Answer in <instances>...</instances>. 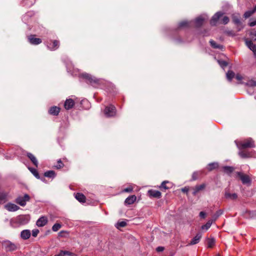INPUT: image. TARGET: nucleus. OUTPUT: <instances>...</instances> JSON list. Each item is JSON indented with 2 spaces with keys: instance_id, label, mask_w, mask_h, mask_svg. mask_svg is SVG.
<instances>
[{
  "instance_id": "obj_31",
  "label": "nucleus",
  "mask_w": 256,
  "mask_h": 256,
  "mask_svg": "<svg viewBox=\"0 0 256 256\" xmlns=\"http://www.w3.org/2000/svg\"><path fill=\"white\" fill-rule=\"evenodd\" d=\"M256 12V10H254V8L252 10H250L246 12L244 14V16L246 18H248L250 17L254 13Z\"/></svg>"
},
{
  "instance_id": "obj_36",
  "label": "nucleus",
  "mask_w": 256,
  "mask_h": 256,
  "mask_svg": "<svg viewBox=\"0 0 256 256\" xmlns=\"http://www.w3.org/2000/svg\"><path fill=\"white\" fill-rule=\"evenodd\" d=\"M190 24V22H188V21H183L180 22L178 24L179 28H184L186 26H188Z\"/></svg>"
},
{
  "instance_id": "obj_51",
  "label": "nucleus",
  "mask_w": 256,
  "mask_h": 256,
  "mask_svg": "<svg viewBox=\"0 0 256 256\" xmlns=\"http://www.w3.org/2000/svg\"><path fill=\"white\" fill-rule=\"evenodd\" d=\"M249 25L250 26H254L256 25V20H250L249 23Z\"/></svg>"
},
{
  "instance_id": "obj_55",
  "label": "nucleus",
  "mask_w": 256,
  "mask_h": 256,
  "mask_svg": "<svg viewBox=\"0 0 256 256\" xmlns=\"http://www.w3.org/2000/svg\"><path fill=\"white\" fill-rule=\"evenodd\" d=\"M228 34V35H230V36H234V34H233V32L232 31H228L227 32Z\"/></svg>"
},
{
  "instance_id": "obj_14",
  "label": "nucleus",
  "mask_w": 256,
  "mask_h": 256,
  "mask_svg": "<svg viewBox=\"0 0 256 256\" xmlns=\"http://www.w3.org/2000/svg\"><path fill=\"white\" fill-rule=\"evenodd\" d=\"M48 222L46 217L42 216L36 221V225L39 227H42L45 226Z\"/></svg>"
},
{
  "instance_id": "obj_40",
  "label": "nucleus",
  "mask_w": 256,
  "mask_h": 256,
  "mask_svg": "<svg viewBox=\"0 0 256 256\" xmlns=\"http://www.w3.org/2000/svg\"><path fill=\"white\" fill-rule=\"evenodd\" d=\"M62 226L60 224L56 223L52 227V230L54 232H57L60 228Z\"/></svg>"
},
{
  "instance_id": "obj_45",
  "label": "nucleus",
  "mask_w": 256,
  "mask_h": 256,
  "mask_svg": "<svg viewBox=\"0 0 256 256\" xmlns=\"http://www.w3.org/2000/svg\"><path fill=\"white\" fill-rule=\"evenodd\" d=\"M133 190V188L130 186L124 189L123 190L122 192H132Z\"/></svg>"
},
{
  "instance_id": "obj_37",
  "label": "nucleus",
  "mask_w": 256,
  "mask_h": 256,
  "mask_svg": "<svg viewBox=\"0 0 256 256\" xmlns=\"http://www.w3.org/2000/svg\"><path fill=\"white\" fill-rule=\"evenodd\" d=\"M215 240L214 238H208V248H212L214 244Z\"/></svg>"
},
{
  "instance_id": "obj_24",
  "label": "nucleus",
  "mask_w": 256,
  "mask_h": 256,
  "mask_svg": "<svg viewBox=\"0 0 256 256\" xmlns=\"http://www.w3.org/2000/svg\"><path fill=\"white\" fill-rule=\"evenodd\" d=\"M76 198L80 202H84L86 201L85 196L80 193H77L75 196Z\"/></svg>"
},
{
  "instance_id": "obj_38",
  "label": "nucleus",
  "mask_w": 256,
  "mask_h": 256,
  "mask_svg": "<svg viewBox=\"0 0 256 256\" xmlns=\"http://www.w3.org/2000/svg\"><path fill=\"white\" fill-rule=\"evenodd\" d=\"M246 85L249 86H256V80H250L246 83Z\"/></svg>"
},
{
  "instance_id": "obj_52",
  "label": "nucleus",
  "mask_w": 256,
  "mask_h": 256,
  "mask_svg": "<svg viewBox=\"0 0 256 256\" xmlns=\"http://www.w3.org/2000/svg\"><path fill=\"white\" fill-rule=\"evenodd\" d=\"M156 250L158 252H161L164 250V248L163 246H158L156 248Z\"/></svg>"
},
{
  "instance_id": "obj_5",
  "label": "nucleus",
  "mask_w": 256,
  "mask_h": 256,
  "mask_svg": "<svg viewBox=\"0 0 256 256\" xmlns=\"http://www.w3.org/2000/svg\"><path fill=\"white\" fill-rule=\"evenodd\" d=\"M240 15L239 13H235L232 15V19L233 22L238 26V30L240 31L244 26H241V22L240 20Z\"/></svg>"
},
{
  "instance_id": "obj_6",
  "label": "nucleus",
  "mask_w": 256,
  "mask_h": 256,
  "mask_svg": "<svg viewBox=\"0 0 256 256\" xmlns=\"http://www.w3.org/2000/svg\"><path fill=\"white\" fill-rule=\"evenodd\" d=\"M30 196L28 194H25L24 196H18L16 200V202L21 206H24L27 202L30 200Z\"/></svg>"
},
{
  "instance_id": "obj_27",
  "label": "nucleus",
  "mask_w": 256,
  "mask_h": 256,
  "mask_svg": "<svg viewBox=\"0 0 256 256\" xmlns=\"http://www.w3.org/2000/svg\"><path fill=\"white\" fill-rule=\"evenodd\" d=\"M7 200V194L4 192L0 193V204L5 203Z\"/></svg>"
},
{
  "instance_id": "obj_8",
  "label": "nucleus",
  "mask_w": 256,
  "mask_h": 256,
  "mask_svg": "<svg viewBox=\"0 0 256 256\" xmlns=\"http://www.w3.org/2000/svg\"><path fill=\"white\" fill-rule=\"evenodd\" d=\"M238 176L240 178L243 184H250L251 182V180L250 177L241 172H237Z\"/></svg>"
},
{
  "instance_id": "obj_21",
  "label": "nucleus",
  "mask_w": 256,
  "mask_h": 256,
  "mask_svg": "<svg viewBox=\"0 0 256 256\" xmlns=\"http://www.w3.org/2000/svg\"><path fill=\"white\" fill-rule=\"evenodd\" d=\"M245 42L246 46L252 52L256 50V46L251 40H249L247 39L245 40Z\"/></svg>"
},
{
  "instance_id": "obj_2",
  "label": "nucleus",
  "mask_w": 256,
  "mask_h": 256,
  "mask_svg": "<svg viewBox=\"0 0 256 256\" xmlns=\"http://www.w3.org/2000/svg\"><path fill=\"white\" fill-rule=\"evenodd\" d=\"M237 146L240 149L246 148H254L255 146L252 140L249 138L242 142L236 143Z\"/></svg>"
},
{
  "instance_id": "obj_4",
  "label": "nucleus",
  "mask_w": 256,
  "mask_h": 256,
  "mask_svg": "<svg viewBox=\"0 0 256 256\" xmlns=\"http://www.w3.org/2000/svg\"><path fill=\"white\" fill-rule=\"evenodd\" d=\"M2 246L6 252L14 251L17 248L16 246L14 244L12 243L9 240L4 242L2 243Z\"/></svg>"
},
{
  "instance_id": "obj_48",
  "label": "nucleus",
  "mask_w": 256,
  "mask_h": 256,
  "mask_svg": "<svg viewBox=\"0 0 256 256\" xmlns=\"http://www.w3.org/2000/svg\"><path fill=\"white\" fill-rule=\"evenodd\" d=\"M33 12H27L23 17V19H24V20H26V18L27 17V16H31L32 14H33Z\"/></svg>"
},
{
  "instance_id": "obj_29",
  "label": "nucleus",
  "mask_w": 256,
  "mask_h": 256,
  "mask_svg": "<svg viewBox=\"0 0 256 256\" xmlns=\"http://www.w3.org/2000/svg\"><path fill=\"white\" fill-rule=\"evenodd\" d=\"M212 220H209L205 224L202 226V229L207 230L212 226Z\"/></svg>"
},
{
  "instance_id": "obj_20",
  "label": "nucleus",
  "mask_w": 256,
  "mask_h": 256,
  "mask_svg": "<svg viewBox=\"0 0 256 256\" xmlns=\"http://www.w3.org/2000/svg\"><path fill=\"white\" fill-rule=\"evenodd\" d=\"M148 193L150 196L154 198H160L161 196V192L158 190H151L148 191Z\"/></svg>"
},
{
  "instance_id": "obj_9",
  "label": "nucleus",
  "mask_w": 256,
  "mask_h": 256,
  "mask_svg": "<svg viewBox=\"0 0 256 256\" xmlns=\"http://www.w3.org/2000/svg\"><path fill=\"white\" fill-rule=\"evenodd\" d=\"M4 208L8 212H13L18 210L20 207L14 204L8 202L4 206Z\"/></svg>"
},
{
  "instance_id": "obj_3",
  "label": "nucleus",
  "mask_w": 256,
  "mask_h": 256,
  "mask_svg": "<svg viewBox=\"0 0 256 256\" xmlns=\"http://www.w3.org/2000/svg\"><path fill=\"white\" fill-rule=\"evenodd\" d=\"M104 114L106 117H112L116 114V109L112 105L106 106L104 110Z\"/></svg>"
},
{
  "instance_id": "obj_49",
  "label": "nucleus",
  "mask_w": 256,
  "mask_h": 256,
  "mask_svg": "<svg viewBox=\"0 0 256 256\" xmlns=\"http://www.w3.org/2000/svg\"><path fill=\"white\" fill-rule=\"evenodd\" d=\"M126 222H124V221H122L121 222H120L118 223V225L119 226H120V227H124V226H126Z\"/></svg>"
},
{
  "instance_id": "obj_47",
  "label": "nucleus",
  "mask_w": 256,
  "mask_h": 256,
  "mask_svg": "<svg viewBox=\"0 0 256 256\" xmlns=\"http://www.w3.org/2000/svg\"><path fill=\"white\" fill-rule=\"evenodd\" d=\"M39 233V230L38 229H34L32 230V235L34 237H36Z\"/></svg>"
},
{
  "instance_id": "obj_44",
  "label": "nucleus",
  "mask_w": 256,
  "mask_h": 256,
  "mask_svg": "<svg viewBox=\"0 0 256 256\" xmlns=\"http://www.w3.org/2000/svg\"><path fill=\"white\" fill-rule=\"evenodd\" d=\"M229 22V18L228 16H224L222 19V22L223 24H227Z\"/></svg>"
},
{
  "instance_id": "obj_56",
  "label": "nucleus",
  "mask_w": 256,
  "mask_h": 256,
  "mask_svg": "<svg viewBox=\"0 0 256 256\" xmlns=\"http://www.w3.org/2000/svg\"><path fill=\"white\" fill-rule=\"evenodd\" d=\"M252 36H254V40H256V32L251 34Z\"/></svg>"
},
{
  "instance_id": "obj_54",
  "label": "nucleus",
  "mask_w": 256,
  "mask_h": 256,
  "mask_svg": "<svg viewBox=\"0 0 256 256\" xmlns=\"http://www.w3.org/2000/svg\"><path fill=\"white\" fill-rule=\"evenodd\" d=\"M188 187H184V188H182V191L183 192H188Z\"/></svg>"
},
{
  "instance_id": "obj_10",
  "label": "nucleus",
  "mask_w": 256,
  "mask_h": 256,
  "mask_svg": "<svg viewBox=\"0 0 256 256\" xmlns=\"http://www.w3.org/2000/svg\"><path fill=\"white\" fill-rule=\"evenodd\" d=\"M28 40L30 44L34 45L38 44L42 42L40 38H36L34 35H30L28 36Z\"/></svg>"
},
{
  "instance_id": "obj_43",
  "label": "nucleus",
  "mask_w": 256,
  "mask_h": 256,
  "mask_svg": "<svg viewBox=\"0 0 256 256\" xmlns=\"http://www.w3.org/2000/svg\"><path fill=\"white\" fill-rule=\"evenodd\" d=\"M166 184H169V182L168 181H166V180L164 181L162 183V184H161V185L160 186V188H164L165 190L168 189V188L166 186Z\"/></svg>"
},
{
  "instance_id": "obj_13",
  "label": "nucleus",
  "mask_w": 256,
  "mask_h": 256,
  "mask_svg": "<svg viewBox=\"0 0 256 256\" xmlns=\"http://www.w3.org/2000/svg\"><path fill=\"white\" fill-rule=\"evenodd\" d=\"M74 100H72V98H68L66 99V100L64 104V106L66 110H68L72 108L74 106Z\"/></svg>"
},
{
  "instance_id": "obj_22",
  "label": "nucleus",
  "mask_w": 256,
  "mask_h": 256,
  "mask_svg": "<svg viewBox=\"0 0 256 256\" xmlns=\"http://www.w3.org/2000/svg\"><path fill=\"white\" fill-rule=\"evenodd\" d=\"M206 187V185L204 184H202L200 185L196 186L194 188V192H192V194L194 195H196L198 192L204 190Z\"/></svg>"
},
{
  "instance_id": "obj_46",
  "label": "nucleus",
  "mask_w": 256,
  "mask_h": 256,
  "mask_svg": "<svg viewBox=\"0 0 256 256\" xmlns=\"http://www.w3.org/2000/svg\"><path fill=\"white\" fill-rule=\"evenodd\" d=\"M63 166H64V164L62 163V161L60 160H59L58 161L57 164L55 166V167L56 168L59 169V168H60L62 167H63Z\"/></svg>"
},
{
  "instance_id": "obj_18",
  "label": "nucleus",
  "mask_w": 256,
  "mask_h": 256,
  "mask_svg": "<svg viewBox=\"0 0 256 256\" xmlns=\"http://www.w3.org/2000/svg\"><path fill=\"white\" fill-rule=\"evenodd\" d=\"M136 197L135 195H132L128 196L125 200L124 202L126 204H132L136 200Z\"/></svg>"
},
{
  "instance_id": "obj_42",
  "label": "nucleus",
  "mask_w": 256,
  "mask_h": 256,
  "mask_svg": "<svg viewBox=\"0 0 256 256\" xmlns=\"http://www.w3.org/2000/svg\"><path fill=\"white\" fill-rule=\"evenodd\" d=\"M200 172H194L192 175V180H197L198 176L200 174Z\"/></svg>"
},
{
  "instance_id": "obj_23",
  "label": "nucleus",
  "mask_w": 256,
  "mask_h": 256,
  "mask_svg": "<svg viewBox=\"0 0 256 256\" xmlns=\"http://www.w3.org/2000/svg\"><path fill=\"white\" fill-rule=\"evenodd\" d=\"M202 238V234L200 233L198 234L191 240L190 244L192 245H194L198 244L200 239Z\"/></svg>"
},
{
  "instance_id": "obj_53",
  "label": "nucleus",
  "mask_w": 256,
  "mask_h": 256,
  "mask_svg": "<svg viewBox=\"0 0 256 256\" xmlns=\"http://www.w3.org/2000/svg\"><path fill=\"white\" fill-rule=\"evenodd\" d=\"M236 78L238 80L240 81L242 79V76L240 74H237L236 76Z\"/></svg>"
},
{
  "instance_id": "obj_50",
  "label": "nucleus",
  "mask_w": 256,
  "mask_h": 256,
  "mask_svg": "<svg viewBox=\"0 0 256 256\" xmlns=\"http://www.w3.org/2000/svg\"><path fill=\"white\" fill-rule=\"evenodd\" d=\"M199 216H200V218H205V217H206V212H200V214H199Z\"/></svg>"
},
{
  "instance_id": "obj_17",
  "label": "nucleus",
  "mask_w": 256,
  "mask_h": 256,
  "mask_svg": "<svg viewBox=\"0 0 256 256\" xmlns=\"http://www.w3.org/2000/svg\"><path fill=\"white\" fill-rule=\"evenodd\" d=\"M224 196L227 199L234 200L237 198L238 195L236 193L230 194L228 190H226Z\"/></svg>"
},
{
  "instance_id": "obj_32",
  "label": "nucleus",
  "mask_w": 256,
  "mask_h": 256,
  "mask_svg": "<svg viewBox=\"0 0 256 256\" xmlns=\"http://www.w3.org/2000/svg\"><path fill=\"white\" fill-rule=\"evenodd\" d=\"M65 255L72 256L73 255V254H72V253L68 251L61 250L58 254H56L54 256H64Z\"/></svg>"
},
{
  "instance_id": "obj_19",
  "label": "nucleus",
  "mask_w": 256,
  "mask_h": 256,
  "mask_svg": "<svg viewBox=\"0 0 256 256\" xmlns=\"http://www.w3.org/2000/svg\"><path fill=\"white\" fill-rule=\"evenodd\" d=\"M27 156L30 159L33 164L36 166H38V161L35 156L30 152H28L26 154Z\"/></svg>"
},
{
  "instance_id": "obj_39",
  "label": "nucleus",
  "mask_w": 256,
  "mask_h": 256,
  "mask_svg": "<svg viewBox=\"0 0 256 256\" xmlns=\"http://www.w3.org/2000/svg\"><path fill=\"white\" fill-rule=\"evenodd\" d=\"M29 170L32 172V173L35 176L36 178H40L38 173L36 169L34 168H29Z\"/></svg>"
},
{
  "instance_id": "obj_34",
  "label": "nucleus",
  "mask_w": 256,
  "mask_h": 256,
  "mask_svg": "<svg viewBox=\"0 0 256 256\" xmlns=\"http://www.w3.org/2000/svg\"><path fill=\"white\" fill-rule=\"evenodd\" d=\"M234 76V73L232 70H228L226 73V78L229 81H231Z\"/></svg>"
},
{
  "instance_id": "obj_15",
  "label": "nucleus",
  "mask_w": 256,
  "mask_h": 256,
  "mask_svg": "<svg viewBox=\"0 0 256 256\" xmlns=\"http://www.w3.org/2000/svg\"><path fill=\"white\" fill-rule=\"evenodd\" d=\"M31 235L30 231L29 230H24L21 232L20 237L23 240H28Z\"/></svg>"
},
{
  "instance_id": "obj_35",
  "label": "nucleus",
  "mask_w": 256,
  "mask_h": 256,
  "mask_svg": "<svg viewBox=\"0 0 256 256\" xmlns=\"http://www.w3.org/2000/svg\"><path fill=\"white\" fill-rule=\"evenodd\" d=\"M239 155L240 157L242 158H246L250 156V154L249 153L244 151V150H241L239 152Z\"/></svg>"
},
{
  "instance_id": "obj_26",
  "label": "nucleus",
  "mask_w": 256,
  "mask_h": 256,
  "mask_svg": "<svg viewBox=\"0 0 256 256\" xmlns=\"http://www.w3.org/2000/svg\"><path fill=\"white\" fill-rule=\"evenodd\" d=\"M44 176L47 178H54L56 176V173L54 170H48L44 172Z\"/></svg>"
},
{
  "instance_id": "obj_41",
  "label": "nucleus",
  "mask_w": 256,
  "mask_h": 256,
  "mask_svg": "<svg viewBox=\"0 0 256 256\" xmlns=\"http://www.w3.org/2000/svg\"><path fill=\"white\" fill-rule=\"evenodd\" d=\"M218 64H220V66L222 68H224L228 65V63L224 60H218Z\"/></svg>"
},
{
  "instance_id": "obj_11",
  "label": "nucleus",
  "mask_w": 256,
  "mask_h": 256,
  "mask_svg": "<svg viewBox=\"0 0 256 256\" xmlns=\"http://www.w3.org/2000/svg\"><path fill=\"white\" fill-rule=\"evenodd\" d=\"M223 13L220 12H217L212 18L210 20V24L214 26L216 24L218 20H219L220 16L223 15Z\"/></svg>"
},
{
  "instance_id": "obj_30",
  "label": "nucleus",
  "mask_w": 256,
  "mask_h": 256,
  "mask_svg": "<svg viewBox=\"0 0 256 256\" xmlns=\"http://www.w3.org/2000/svg\"><path fill=\"white\" fill-rule=\"evenodd\" d=\"M223 213V212L222 210H218L212 216V218L211 220H213V222H214L216 220V219L221 216Z\"/></svg>"
},
{
  "instance_id": "obj_1",
  "label": "nucleus",
  "mask_w": 256,
  "mask_h": 256,
  "mask_svg": "<svg viewBox=\"0 0 256 256\" xmlns=\"http://www.w3.org/2000/svg\"><path fill=\"white\" fill-rule=\"evenodd\" d=\"M80 76L85 80L86 82L90 83L93 86L98 84L99 82L98 79L87 73H82L80 74Z\"/></svg>"
},
{
  "instance_id": "obj_25",
  "label": "nucleus",
  "mask_w": 256,
  "mask_h": 256,
  "mask_svg": "<svg viewBox=\"0 0 256 256\" xmlns=\"http://www.w3.org/2000/svg\"><path fill=\"white\" fill-rule=\"evenodd\" d=\"M210 43L211 46L214 48H218L220 50H222L223 48V46L216 43L214 40H212L210 41Z\"/></svg>"
},
{
  "instance_id": "obj_33",
  "label": "nucleus",
  "mask_w": 256,
  "mask_h": 256,
  "mask_svg": "<svg viewBox=\"0 0 256 256\" xmlns=\"http://www.w3.org/2000/svg\"><path fill=\"white\" fill-rule=\"evenodd\" d=\"M223 170L224 172L230 174L234 170V168L232 166H226L223 167Z\"/></svg>"
},
{
  "instance_id": "obj_28",
  "label": "nucleus",
  "mask_w": 256,
  "mask_h": 256,
  "mask_svg": "<svg viewBox=\"0 0 256 256\" xmlns=\"http://www.w3.org/2000/svg\"><path fill=\"white\" fill-rule=\"evenodd\" d=\"M218 162H212L208 164L207 168L208 170L211 171L214 169L218 168Z\"/></svg>"
},
{
  "instance_id": "obj_7",
  "label": "nucleus",
  "mask_w": 256,
  "mask_h": 256,
  "mask_svg": "<svg viewBox=\"0 0 256 256\" xmlns=\"http://www.w3.org/2000/svg\"><path fill=\"white\" fill-rule=\"evenodd\" d=\"M208 19V16L206 14H202L194 20L196 26L200 27L204 21Z\"/></svg>"
},
{
  "instance_id": "obj_57",
  "label": "nucleus",
  "mask_w": 256,
  "mask_h": 256,
  "mask_svg": "<svg viewBox=\"0 0 256 256\" xmlns=\"http://www.w3.org/2000/svg\"><path fill=\"white\" fill-rule=\"evenodd\" d=\"M68 72H70V70H69L68 68Z\"/></svg>"
},
{
  "instance_id": "obj_12",
  "label": "nucleus",
  "mask_w": 256,
  "mask_h": 256,
  "mask_svg": "<svg viewBox=\"0 0 256 256\" xmlns=\"http://www.w3.org/2000/svg\"><path fill=\"white\" fill-rule=\"evenodd\" d=\"M47 47L50 50H55L59 47V42L54 40L52 43L48 44Z\"/></svg>"
},
{
  "instance_id": "obj_16",
  "label": "nucleus",
  "mask_w": 256,
  "mask_h": 256,
  "mask_svg": "<svg viewBox=\"0 0 256 256\" xmlns=\"http://www.w3.org/2000/svg\"><path fill=\"white\" fill-rule=\"evenodd\" d=\"M60 111V108L59 107L56 106H53L50 108L48 112L51 115L57 116L58 114Z\"/></svg>"
}]
</instances>
